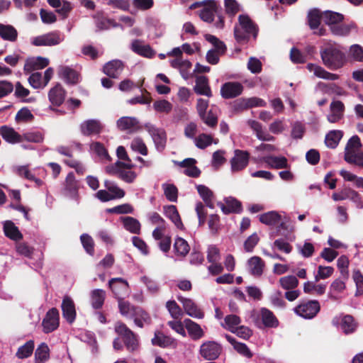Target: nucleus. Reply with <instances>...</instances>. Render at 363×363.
Listing matches in <instances>:
<instances>
[{"label":"nucleus","mask_w":363,"mask_h":363,"mask_svg":"<svg viewBox=\"0 0 363 363\" xmlns=\"http://www.w3.org/2000/svg\"><path fill=\"white\" fill-rule=\"evenodd\" d=\"M114 330L118 335L113 341V347L115 350L121 351L124 347L130 352L139 348V337L126 324L121 321L116 323Z\"/></svg>","instance_id":"1"},{"label":"nucleus","mask_w":363,"mask_h":363,"mask_svg":"<svg viewBox=\"0 0 363 363\" xmlns=\"http://www.w3.org/2000/svg\"><path fill=\"white\" fill-rule=\"evenodd\" d=\"M239 26L234 28V36L236 41L240 45L248 43L252 36L257 38L259 28L258 26L250 18L249 16L242 14L238 16Z\"/></svg>","instance_id":"2"},{"label":"nucleus","mask_w":363,"mask_h":363,"mask_svg":"<svg viewBox=\"0 0 363 363\" xmlns=\"http://www.w3.org/2000/svg\"><path fill=\"white\" fill-rule=\"evenodd\" d=\"M320 57L325 67L332 70L338 69L346 62V56L338 48L329 45L320 50Z\"/></svg>","instance_id":"3"},{"label":"nucleus","mask_w":363,"mask_h":363,"mask_svg":"<svg viewBox=\"0 0 363 363\" xmlns=\"http://www.w3.org/2000/svg\"><path fill=\"white\" fill-rule=\"evenodd\" d=\"M320 310V305L317 300L302 301L294 308V313L305 318L312 319L317 315Z\"/></svg>","instance_id":"4"},{"label":"nucleus","mask_w":363,"mask_h":363,"mask_svg":"<svg viewBox=\"0 0 363 363\" xmlns=\"http://www.w3.org/2000/svg\"><path fill=\"white\" fill-rule=\"evenodd\" d=\"M108 286L117 300L125 298L129 296V284L123 278L111 279L108 281Z\"/></svg>","instance_id":"5"},{"label":"nucleus","mask_w":363,"mask_h":363,"mask_svg":"<svg viewBox=\"0 0 363 363\" xmlns=\"http://www.w3.org/2000/svg\"><path fill=\"white\" fill-rule=\"evenodd\" d=\"M60 325V313L56 308H52L45 314L42 321L43 331L50 333L57 330Z\"/></svg>","instance_id":"6"},{"label":"nucleus","mask_w":363,"mask_h":363,"mask_svg":"<svg viewBox=\"0 0 363 363\" xmlns=\"http://www.w3.org/2000/svg\"><path fill=\"white\" fill-rule=\"evenodd\" d=\"M145 130L151 135L156 149L161 152L162 151L167 143V135L165 131L162 128H158L153 125L146 124L145 125Z\"/></svg>","instance_id":"7"},{"label":"nucleus","mask_w":363,"mask_h":363,"mask_svg":"<svg viewBox=\"0 0 363 363\" xmlns=\"http://www.w3.org/2000/svg\"><path fill=\"white\" fill-rule=\"evenodd\" d=\"M222 351L221 346L214 341H207L203 342L200 347V354L202 357L208 360L216 359Z\"/></svg>","instance_id":"8"},{"label":"nucleus","mask_w":363,"mask_h":363,"mask_svg":"<svg viewBox=\"0 0 363 363\" xmlns=\"http://www.w3.org/2000/svg\"><path fill=\"white\" fill-rule=\"evenodd\" d=\"M62 41L59 31L50 32L33 38L32 43L35 46H54Z\"/></svg>","instance_id":"9"},{"label":"nucleus","mask_w":363,"mask_h":363,"mask_svg":"<svg viewBox=\"0 0 363 363\" xmlns=\"http://www.w3.org/2000/svg\"><path fill=\"white\" fill-rule=\"evenodd\" d=\"M152 344L162 348H177L178 343L177 340L169 336L166 335L162 332L157 330L155 333L154 337L151 340Z\"/></svg>","instance_id":"10"},{"label":"nucleus","mask_w":363,"mask_h":363,"mask_svg":"<svg viewBox=\"0 0 363 363\" xmlns=\"http://www.w3.org/2000/svg\"><path fill=\"white\" fill-rule=\"evenodd\" d=\"M250 159V153L247 151L235 150V155L230 160L233 172H238L245 169Z\"/></svg>","instance_id":"11"},{"label":"nucleus","mask_w":363,"mask_h":363,"mask_svg":"<svg viewBox=\"0 0 363 363\" xmlns=\"http://www.w3.org/2000/svg\"><path fill=\"white\" fill-rule=\"evenodd\" d=\"M243 91L242 85L236 82H229L223 84L220 89V94L223 99H229L238 96Z\"/></svg>","instance_id":"12"},{"label":"nucleus","mask_w":363,"mask_h":363,"mask_svg":"<svg viewBox=\"0 0 363 363\" xmlns=\"http://www.w3.org/2000/svg\"><path fill=\"white\" fill-rule=\"evenodd\" d=\"M345 104L340 100H334L330 105V113L327 116L328 121L331 123L340 121L344 116Z\"/></svg>","instance_id":"13"},{"label":"nucleus","mask_w":363,"mask_h":363,"mask_svg":"<svg viewBox=\"0 0 363 363\" xmlns=\"http://www.w3.org/2000/svg\"><path fill=\"white\" fill-rule=\"evenodd\" d=\"M49 65V60L41 56L28 57L26 60L23 70L25 73L42 69Z\"/></svg>","instance_id":"14"},{"label":"nucleus","mask_w":363,"mask_h":363,"mask_svg":"<svg viewBox=\"0 0 363 363\" xmlns=\"http://www.w3.org/2000/svg\"><path fill=\"white\" fill-rule=\"evenodd\" d=\"M66 94V90L60 84L57 83L54 87L50 89L48 99L52 106L59 107L64 103Z\"/></svg>","instance_id":"15"},{"label":"nucleus","mask_w":363,"mask_h":363,"mask_svg":"<svg viewBox=\"0 0 363 363\" xmlns=\"http://www.w3.org/2000/svg\"><path fill=\"white\" fill-rule=\"evenodd\" d=\"M62 316L69 323H72L76 319L75 305L73 300L68 296H65L61 305Z\"/></svg>","instance_id":"16"},{"label":"nucleus","mask_w":363,"mask_h":363,"mask_svg":"<svg viewBox=\"0 0 363 363\" xmlns=\"http://www.w3.org/2000/svg\"><path fill=\"white\" fill-rule=\"evenodd\" d=\"M177 298L182 303L184 311L188 315L199 319L203 318V312L197 306L193 300L183 296H178Z\"/></svg>","instance_id":"17"},{"label":"nucleus","mask_w":363,"mask_h":363,"mask_svg":"<svg viewBox=\"0 0 363 363\" xmlns=\"http://www.w3.org/2000/svg\"><path fill=\"white\" fill-rule=\"evenodd\" d=\"M78 182L74 173H68L64 182L63 194L67 196L75 199L78 195Z\"/></svg>","instance_id":"18"},{"label":"nucleus","mask_w":363,"mask_h":363,"mask_svg":"<svg viewBox=\"0 0 363 363\" xmlns=\"http://www.w3.org/2000/svg\"><path fill=\"white\" fill-rule=\"evenodd\" d=\"M130 318H132L135 325L140 328H143L145 325H150L152 323L150 314L140 306L134 310Z\"/></svg>","instance_id":"19"},{"label":"nucleus","mask_w":363,"mask_h":363,"mask_svg":"<svg viewBox=\"0 0 363 363\" xmlns=\"http://www.w3.org/2000/svg\"><path fill=\"white\" fill-rule=\"evenodd\" d=\"M124 65L121 60H113L106 63L103 72L111 78H118L123 70Z\"/></svg>","instance_id":"20"},{"label":"nucleus","mask_w":363,"mask_h":363,"mask_svg":"<svg viewBox=\"0 0 363 363\" xmlns=\"http://www.w3.org/2000/svg\"><path fill=\"white\" fill-rule=\"evenodd\" d=\"M131 50L138 55L152 58L155 55V52L149 45H144L140 40H134L130 46Z\"/></svg>","instance_id":"21"},{"label":"nucleus","mask_w":363,"mask_h":363,"mask_svg":"<svg viewBox=\"0 0 363 363\" xmlns=\"http://www.w3.org/2000/svg\"><path fill=\"white\" fill-rule=\"evenodd\" d=\"M194 91L198 95H203L208 97L212 96V91L208 83V79L206 76H197Z\"/></svg>","instance_id":"22"},{"label":"nucleus","mask_w":363,"mask_h":363,"mask_svg":"<svg viewBox=\"0 0 363 363\" xmlns=\"http://www.w3.org/2000/svg\"><path fill=\"white\" fill-rule=\"evenodd\" d=\"M93 18L99 30H105L111 27L116 28L120 26L114 20L106 17L101 12L96 13L93 16Z\"/></svg>","instance_id":"23"},{"label":"nucleus","mask_w":363,"mask_h":363,"mask_svg":"<svg viewBox=\"0 0 363 363\" xmlns=\"http://www.w3.org/2000/svg\"><path fill=\"white\" fill-rule=\"evenodd\" d=\"M225 204L219 203L218 206L223 213L228 215L230 213H238L242 211L241 202L235 198L229 197L225 200Z\"/></svg>","instance_id":"24"},{"label":"nucleus","mask_w":363,"mask_h":363,"mask_svg":"<svg viewBox=\"0 0 363 363\" xmlns=\"http://www.w3.org/2000/svg\"><path fill=\"white\" fill-rule=\"evenodd\" d=\"M199 117L207 126L215 128L218 122V108L213 105L208 111Z\"/></svg>","instance_id":"25"},{"label":"nucleus","mask_w":363,"mask_h":363,"mask_svg":"<svg viewBox=\"0 0 363 363\" xmlns=\"http://www.w3.org/2000/svg\"><path fill=\"white\" fill-rule=\"evenodd\" d=\"M81 132L84 135H91L101 133L102 126L99 121L91 119L82 123Z\"/></svg>","instance_id":"26"},{"label":"nucleus","mask_w":363,"mask_h":363,"mask_svg":"<svg viewBox=\"0 0 363 363\" xmlns=\"http://www.w3.org/2000/svg\"><path fill=\"white\" fill-rule=\"evenodd\" d=\"M184 323L191 339L198 340L203 337L204 332L198 323L189 318H186Z\"/></svg>","instance_id":"27"},{"label":"nucleus","mask_w":363,"mask_h":363,"mask_svg":"<svg viewBox=\"0 0 363 363\" xmlns=\"http://www.w3.org/2000/svg\"><path fill=\"white\" fill-rule=\"evenodd\" d=\"M4 233L9 239L16 242L23 239V234L20 232L18 227L15 225L11 220H6L4 223Z\"/></svg>","instance_id":"28"},{"label":"nucleus","mask_w":363,"mask_h":363,"mask_svg":"<svg viewBox=\"0 0 363 363\" xmlns=\"http://www.w3.org/2000/svg\"><path fill=\"white\" fill-rule=\"evenodd\" d=\"M218 10H221V8H219L215 1H211L208 6L200 11L199 17L205 22L211 23L216 13H218Z\"/></svg>","instance_id":"29"},{"label":"nucleus","mask_w":363,"mask_h":363,"mask_svg":"<svg viewBox=\"0 0 363 363\" xmlns=\"http://www.w3.org/2000/svg\"><path fill=\"white\" fill-rule=\"evenodd\" d=\"M59 74L65 79L67 84L74 85L79 82V74L72 68L67 66H62L60 69Z\"/></svg>","instance_id":"30"},{"label":"nucleus","mask_w":363,"mask_h":363,"mask_svg":"<svg viewBox=\"0 0 363 363\" xmlns=\"http://www.w3.org/2000/svg\"><path fill=\"white\" fill-rule=\"evenodd\" d=\"M225 337L226 340L233 346L235 350H236V352L240 355L249 359L252 357L253 353L250 351L246 344L238 342L235 338L229 335H225Z\"/></svg>","instance_id":"31"},{"label":"nucleus","mask_w":363,"mask_h":363,"mask_svg":"<svg viewBox=\"0 0 363 363\" xmlns=\"http://www.w3.org/2000/svg\"><path fill=\"white\" fill-rule=\"evenodd\" d=\"M260 315L263 325L266 328H277L279 320L272 311L266 308L260 309Z\"/></svg>","instance_id":"32"},{"label":"nucleus","mask_w":363,"mask_h":363,"mask_svg":"<svg viewBox=\"0 0 363 363\" xmlns=\"http://www.w3.org/2000/svg\"><path fill=\"white\" fill-rule=\"evenodd\" d=\"M163 208L165 216L169 218L178 228L182 229L184 225L177 207L174 205H169L164 206Z\"/></svg>","instance_id":"33"},{"label":"nucleus","mask_w":363,"mask_h":363,"mask_svg":"<svg viewBox=\"0 0 363 363\" xmlns=\"http://www.w3.org/2000/svg\"><path fill=\"white\" fill-rule=\"evenodd\" d=\"M0 134L2 138L9 143H18L21 142V136L12 128L3 125L0 128Z\"/></svg>","instance_id":"34"},{"label":"nucleus","mask_w":363,"mask_h":363,"mask_svg":"<svg viewBox=\"0 0 363 363\" xmlns=\"http://www.w3.org/2000/svg\"><path fill=\"white\" fill-rule=\"evenodd\" d=\"M355 28L356 26L354 23H342V22L333 26L330 30L334 35L345 37L349 35L352 30Z\"/></svg>","instance_id":"35"},{"label":"nucleus","mask_w":363,"mask_h":363,"mask_svg":"<svg viewBox=\"0 0 363 363\" xmlns=\"http://www.w3.org/2000/svg\"><path fill=\"white\" fill-rule=\"evenodd\" d=\"M344 160L349 164L363 167V152L347 150L345 151Z\"/></svg>","instance_id":"36"},{"label":"nucleus","mask_w":363,"mask_h":363,"mask_svg":"<svg viewBox=\"0 0 363 363\" xmlns=\"http://www.w3.org/2000/svg\"><path fill=\"white\" fill-rule=\"evenodd\" d=\"M322 18L330 29L333 26L342 23L344 20V16L340 13L325 11L322 13Z\"/></svg>","instance_id":"37"},{"label":"nucleus","mask_w":363,"mask_h":363,"mask_svg":"<svg viewBox=\"0 0 363 363\" xmlns=\"http://www.w3.org/2000/svg\"><path fill=\"white\" fill-rule=\"evenodd\" d=\"M259 220L263 224L274 226L279 223L281 216L278 212L272 211L259 215Z\"/></svg>","instance_id":"38"},{"label":"nucleus","mask_w":363,"mask_h":363,"mask_svg":"<svg viewBox=\"0 0 363 363\" xmlns=\"http://www.w3.org/2000/svg\"><path fill=\"white\" fill-rule=\"evenodd\" d=\"M0 37L4 40L15 42L18 38V31L11 25L0 23Z\"/></svg>","instance_id":"39"},{"label":"nucleus","mask_w":363,"mask_h":363,"mask_svg":"<svg viewBox=\"0 0 363 363\" xmlns=\"http://www.w3.org/2000/svg\"><path fill=\"white\" fill-rule=\"evenodd\" d=\"M264 161L273 169H284L289 166L288 160L284 156H267L264 158Z\"/></svg>","instance_id":"40"},{"label":"nucleus","mask_w":363,"mask_h":363,"mask_svg":"<svg viewBox=\"0 0 363 363\" xmlns=\"http://www.w3.org/2000/svg\"><path fill=\"white\" fill-rule=\"evenodd\" d=\"M138 125V121L134 117L123 116L117 121L118 128L122 130L132 131Z\"/></svg>","instance_id":"41"},{"label":"nucleus","mask_w":363,"mask_h":363,"mask_svg":"<svg viewBox=\"0 0 363 363\" xmlns=\"http://www.w3.org/2000/svg\"><path fill=\"white\" fill-rule=\"evenodd\" d=\"M106 298V292L103 289H94L91 293V306L94 309L102 308Z\"/></svg>","instance_id":"42"},{"label":"nucleus","mask_w":363,"mask_h":363,"mask_svg":"<svg viewBox=\"0 0 363 363\" xmlns=\"http://www.w3.org/2000/svg\"><path fill=\"white\" fill-rule=\"evenodd\" d=\"M196 189L199 194L202 198L206 206L210 208H213L214 205L212 201L213 196V191L209 188L202 184L196 186Z\"/></svg>","instance_id":"43"},{"label":"nucleus","mask_w":363,"mask_h":363,"mask_svg":"<svg viewBox=\"0 0 363 363\" xmlns=\"http://www.w3.org/2000/svg\"><path fill=\"white\" fill-rule=\"evenodd\" d=\"M251 274L254 276H261L264 267V261L257 256H254L248 260Z\"/></svg>","instance_id":"44"},{"label":"nucleus","mask_w":363,"mask_h":363,"mask_svg":"<svg viewBox=\"0 0 363 363\" xmlns=\"http://www.w3.org/2000/svg\"><path fill=\"white\" fill-rule=\"evenodd\" d=\"M50 358V349L45 342L40 343L35 351V363H44Z\"/></svg>","instance_id":"45"},{"label":"nucleus","mask_w":363,"mask_h":363,"mask_svg":"<svg viewBox=\"0 0 363 363\" xmlns=\"http://www.w3.org/2000/svg\"><path fill=\"white\" fill-rule=\"evenodd\" d=\"M34 347V341L30 340L27 341L24 345L18 347L16 353V356L21 359L28 358L32 355Z\"/></svg>","instance_id":"46"},{"label":"nucleus","mask_w":363,"mask_h":363,"mask_svg":"<svg viewBox=\"0 0 363 363\" xmlns=\"http://www.w3.org/2000/svg\"><path fill=\"white\" fill-rule=\"evenodd\" d=\"M174 250L177 255L185 257L189 252L190 247L184 239L177 237L174 243Z\"/></svg>","instance_id":"47"},{"label":"nucleus","mask_w":363,"mask_h":363,"mask_svg":"<svg viewBox=\"0 0 363 363\" xmlns=\"http://www.w3.org/2000/svg\"><path fill=\"white\" fill-rule=\"evenodd\" d=\"M340 325L343 332L347 335L354 333L357 328V323L351 315H344Z\"/></svg>","instance_id":"48"},{"label":"nucleus","mask_w":363,"mask_h":363,"mask_svg":"<svg viewBox=\"0 0 363 363\" xmlns=\"http://www.w3.org/2000/svg\"><path fill=\"white\" fill-rule=\"evenodd\" d=\"M342 137L341 130H331L325 136V145L330 148H335Z\"/></svg>","instance_id":"49"},{"label":"nucleus","mask_w":363,"mask_h":363,"mask_svg":"<svg viewBox=\"0 0 363 363\" xmlns=\"http://www.w3.org/2000/svg\"><path fill=\"white\" fill-rule=\"evenodd\" d=\"M322 14L317 9L311 10L308 13V22L309 27L312 29H316L320 24Z\"/></svg>","instance_id":"50"},{"label":"nucleus","mask_w":363,"mask_h":363,"mask_svg":"<svg viewBox=\"0 0 363 363\" xmlns=\"http://www.w3.org/2000/svg\"><path fill=\"white\" fill-rule=\"evenodd\" d=\"M119 312L123 316L130 318L134 310L138 307L132 305L129 301H125L124 298L118 300Z\"/></svg>","instance_id":"51"},{"label":"nucleus","mask_w":363,"mask_h":363,"mask_svg":"<svg viewBox=\"0 0 363 363\" xmlns=\"http://www.w3.org/2000/svg\"><path fill=\"white\" fill-rule=\"evenodd\" d=\"M279 282L280 286L286 290L295 289L299 284L298 279L293 275L281 277Z\"/></svg>","instance_id":"52"},{"label":"nucleus","mask_w":363,"mask_h":363,"mask_svg":"<svg viewBox=\"0 0 363 363\" xmlns=\"http://www.w3.org/2000/svg\"><path fill=\"white\" fill-rule=\"evenodd\" d=\"M124 228L132 233L138 234L140 230V222L133 217H125L123 218Z\"/></svg>","instance_id":"53"},{"label":"nucleus","mask_w":363,"mask_h":363,"mask_svg":"<svg viewBox=\"0 0 363 363\" xmlns=\"http://www.w3.org/2000/svg\"><path fill=\"white\" fill-rule=\"evenodd\" d=\"M162 189L166 199L171 202H176L178 199V189L173 184H163Z\"/></svg>","instance_id":"54"},{"label":"nucleus","mask_w":363,"mask_h":363,"mask_svg":"<svg viewBox=\"0 0 363 363\" xmlns=\"http://www.w3.org/2000/svg\"><path fill=\"white\" fill-rule=\"evenodd\" d=\"M204 37L208 42L211 43L214 46V50L217 51L218 54L223 55L225 52L227 48L225 43L217 37L211 34H206Z\"/></svg>","instance_id":"55"},{"label":"nucleus","mask_w":363,"mask_h":363,"mask_svg":"<svg viewBox=\"0 0 363 363\" xmlns=\"http://www.w3.org/2000/svg\"><path fill=\"white\" fill-rule=\"evenodd\" d=\"M166 308L174 319H179L183 315L182 308L174 300L168 301L166 303Z\"/></svg>","instance_id":"56"},{"label":"nucleus","mask_w":363,"mask_h":363,"mask_svg":"<svg viewBox=\"0 0 363 363\" xmlns=\"http://www.w3.org/2000/svg\"><path fill=\"white\" fill-rule=\"evenodd\" d=\"M213 143V137L211 135L201 133L198 137L195 138L196 146L201 150L206 148Z\"/></svg>","instance_id":"57"},{"label":"nucleus","mask_w":363,"mask_h":363,"mask_svg":"<svg viewBox=\"0 0 363 363\" xmlns=\"http://www.w3.org/2000/svg\"><path fill=\"white\" fill-rule=\"evenodd\" d=\"M130 147L133 150L138 152L143 155H147L148 153L147 147L140 138H134L130 143Z\"/></svg>","instance_id":"58"},{"label":"nucleus","mask_w":363,"mask_h":363,"mask_svg":"<svg viewBox=\"0 0 363 363\" xmlns=\"http://www.w3.org/2000/svg\"><path fill=\"white\" fill-rule=\"evenodd\" d=\"M80 240L85 251L90 255H93L94 253V242L92 238L84 233L80 236Z\"/></svg>","instance_id":"59"},{"label":"nucleus","mask_w":363,"mask_h":363,"mask_svg":"<svg viewBox=\"0 0 363 363\" xmlns=\"http://www.w3.org/2000/svg\"><path fill=\"white\" fill-rule=\"evenodd\" d=\"M314 74L324 79L328 80H336L339 78V76L336 74L330 73L326 71L324 68L320 66H315L314 69Z\"/></svg>","instance_id":"60"},{"label":"nucleus","mask_w":363,"mask_h":363,"mask_svg":"<svg viewBox=\"0 0 363 363\" xmlns=\"http://www.w3.org/2000/svg\"><path fill=\"white\" fill-rule=\"evenodd\" d=\"M334 272V268L332 267L318 266V272L315 275V281L318 282L320 279H325L330 277Z\"/></svg>","instance_id":"61"},{"label":"nucleus","mask_w":363,"mask_h":363,"mask_svg":"<svg viewBox=\"0 0 363 363\" xmlns=\"http://www.w3.org/2000/svg\"><path fill=\"white\" fill-rule=\"evenodd\" d=\"M104 186L107 189L108 191L111 192L119 199H121L125 196V191L120 189L113 182L105 180Z\"/></svg>","instance_id":"62"},{"label":"nucleus","mask_w":363,"mask_h":363,"mask_svg":"<svg viewBox=\"0 0 363 363\" xmlns=\"http://www.w3.org/2000/svg\"><path fill=\"white\" fill-rule=\"evenodd\" d=\"M349 54L357 62H363V48L357 44L350 46Z\"/></svg>","instance_id":"63"},{"label":"nucleus","mask_w":363,"mask_h":363,"mask_svg":"<svg viewBox=\"0 0 363 363\" xmlns=\"http://www.w3.org/2000/svg\"><path fill=\"white\" fill-rule=\"evenodd\" d=\"M352 278L356 284L355 296H360L363 294V275L359 270H354L353 272Z\"/></svg>","instance_id":"64"}]
</instances>
